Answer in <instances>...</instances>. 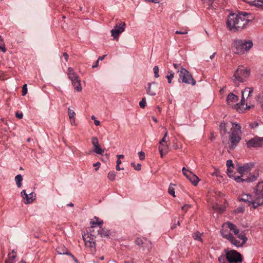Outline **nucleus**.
I'll list each match as a JSON object with an SVG mask.
<instances>
[{
  "label": "nucleus",
  "instance_id": "1",
  "mask_svg": "<svg viewBox=\"0 0 263 263\" xmlns=\"http://www.w3.org/2000/svg\"><path fill=\"white\" fill-rule=\"evenodd\" d=\"M250 15L246 12H241L238 14H230L227 21L228 28L233 32L243 29L250 21L249 18Z\"/></svg>",
  "mask_w": 263,
  "mask_h": 263
},
{
  "label": "nucleus",
  "instance_id": "2",
  "mask_svg": "<svg viewBox=\"0 0 263 263\" xmlns=\"http://www.w3.org/2000/svg\"><path fill=\"white\" fill-rule=\"evenodd\" d=\"M241 126L239 124L234 123L229 133V141L231 143L230 149H233L241 140Z\"/></svg>",
  "mask_w": 263,
  "mask_h": 263
},
{
  "label": "nucleus",
  "instance_id": "3",
  "mask_svg": "<svg viewBox=\"0 0 263 263\" xmlns=\"http://www.w3.org/2000/svg\"><path fill=\"white\" fill-rule=\"evenodd\" d=\"M232 46L235 53L243 54L252 47L253 43L250 40L236 39Z\"/></svg>",
  "mask_w": 263,
  "mask_h": 263
},
{
  "label": "nucleus",
  "instance_id": "4",
  "mask_svg": "<svg viewBox=\"0 0 263 263\" xmlns=\"http://www.w3.org/2000/svg\"><path fill=\"white\" fill-rule=\"evenodd\" d=\"M179 74V81L182 83L187 84H191L193 86L195 85L196 82L193 79L192 74L186 69L180 67V69L177 70Z\"/></svg>",
  "mask_w": 263,
  "mask_h": 263
},
{
  "label": "nucleus",
  "instance_id": "5",
  "mask_svg": "<svg viewBox=\"0 0 263 263\" xmlns=\"http://www.w3.org/2000/svg\"><path fill=\"white\" fill-rule=\"evenodd\" d=\"M253 89L252 87H247L245 89L241 91V99L240 102L236 104V108L238 111H243V109H245L244 107L245 105L246 106V108L250 109V106H247V104L245 103V94L246 92H248V95L247 96V98L251 96L252 93Z\"/></svg>",
  "mask_w": 263,
  "mask_h": 263
},
{
  "label": "nucleus",
  "instance_id": "6",
  "mask_svg": "<svg viewBox=\"0 0 263 263\" xmlns=\"http://www.w3.org/2000/svg\"><path fill=\"white\" fill-rule=\"evenodd\" d=\"M250 75V70L245 69L243 67L239 66L235 71L234 77L235 79L240 82H243Z\"/></svg>",
  "mask_w": 263,
  "mask_h": 263
},
{
  "label": "nucleus",
  "instance_id": "7",
  "mask_svg": "<svg viewBox=\"0 0 263 263\" xmlns=\"http://www.w3.org/2000/svg\"><path fill=\"white\" fill-rule=\"evenodd\" d=\"M226 258L230 263L240 262L242 260L241 254L234 250L227 252Z\"/></svg>",
  "mask_w": 263,
  "mask_h": 263
},
{
  "label": "nucleus",
  "instance_id": "8",
  "mask_svg": "<svg viewBox=\"0 0 263 263\" xmlns=\"http://www.w3.org/2000/svg\"><path fill=\"white\" fill-rule=\"evenodd\" d=\"M125 27V23L124 22H121L119 26L116 25L114 28L111 30V35L115 40H118L119 35L124 31Z\"/></svg>",
  "mask_w": 263,
  "mask_h": 263
},
{
  "label": "nucleus",
  "instance_id": "9",
  "mask_svg": "<svg viewBox=\"0 0 263 263\" xmlns=\"http://www.w3.org/2000/svg\"><path fill=\"white\" fill-rule=\"evenodd\" d=\"M239 201L247 203L249 206L252 205L254 209H256L259 205H260V203L257 202L256 199L254 200L252 196L250 195H243L242 197L239 198Z\"/></svg>",
  "mask_w": 263,
  "mask_h": 263
},
{
  "label": "nucleus",
  "instance_id": "10",
  "mask_svg": "<svg viewBox=\"0 0 263 263\" xmlns=\"http://www.w3.org/2000/svg\"><path fill=\"white\" fill-rule=\"evenodd\" d=\"M92 232V231H91L90 230V232H87V238H89V239H87L84 236H83V238L85 242V245L87 247L95 249L96 243L93 241V240L95 238H96V236L95 235L91 234Z\"/></svg>",
  "mask_w": 263,
  "mask_h": 263
},
{
  "label": "nucleus",
  "instance_id": "11",
  "mask_svg": "<svg viewBox=\"0 0 263 263\" xmlns=\"http://www.w3.org/2000/svg\"><path fill=\"white\" fill-rule=\"evenodd\" d=\"M136 243L143 248V249L146 248L148 251L152 248L151 242L144 238H137L135 241Z\"/></svg>",
  "mask_w": 263,
  "mask_h": 263
},
{
  "label": "nucleus",
  "instance_id": "12",
  "mask_svg": "<svg viewBox=\"0 0 263 263\" xmlns=\"http://www.w3.org/2000/svg\"><path fill=\"white\" fill-rule=\"evenodd\" d=\"M263 144V137L260 138L257 136L250 139L247 143L248 147H260Z\"/></svg>",
  "mask_w": 263,
  "mask_h": 263
},
{
  "label": "nucleus",
  "instance_id": "13",
  "mask_svg": "<svg viewBox=\"0 0 263 263\" xmlns=\"http://www.w3.org/2000/svg\"><path fill=\"white\" fill-rule=\"evenodd\" d=\"M91 143L93 145V151L99 155H102L104 152V149L101 147L99 143V141L96 137H93L91 138Z\"/></svg>",
  "mask_w": 263,
  "mask_h": 263
},
{
  "label": "nucleus",
  "instance_id": "14",
  "mask_svg": "<svg viewBox=\"0 0 263 263\" xmlns=\"http://www.w3.org/2000/svg\"><path fill=\"white\" fill-rule=\"evenodd\" d=\"M256 199L257 202L263 204V183H259L256 187Z\"/></svg>",
  "mask_w": 263,
  "mask_h": 263
},
{
  "label": "nucleus",
  "instance_id": "15",
  "mask_svg": "<svg viewBox=\"0 0 263 263\" xmlns=\"http://www.w3.org/2000/svg\"><path fill=\"white\" fill-rule=\"evenodd\" d=\"M254 165L253 163H246L243 166H239L237 170L240 175H242L244 173L249 172Z\"/></svg>",
  "mask_w": 263,
  "mask_h": 263
},
{
  "label": "nucleus",
  "instance_id": "16",
  "mask_svg": "<svg viewBox=\"0 0 263 263\" xmlns=\"http://www.w3.org/2000/svg\"><path fill=\"white\" fill-rule=\"evenodd\" d=\"M221 234L223 238H225L227 239H229L230 238H232L233 235L230 233L229 229L227 227L226 223H224L222 226V229L220 231Z\"/></svg>",
  "mask_w": 263,
  "mask_h": 263
},
{
  "label": "nucleus",
  "instance_id": "17",
  "mask_svg": "<svg viewBox=\"0 0 263 263\" xmlns=\"http://www.w3.org/2000/svg\"><path fill=\"white\" fill-rule=\"evenodd\" d=\"M216 0H202L203 3L205 5V6L209 10L216 9L217 7L216 2Z\"/></svg>",
  "mask_w": 263,
  "mask_h": 263
},
{
  "label": "nucleus",
  "instance_id": "18",
  "mask_svg": "<svg viewBox=\"0 0 263 263\" xmlns=\"http://www.w3.org/2000/svg\"><path fill=\"white\" fill-rule=\"evenodd\" d=\"M234 180L237 182H241L243 181L246 182H252L256 180V177L255 176H252V177H247L246 179L242 178V175L240 176H236L234 177Z\"/></svg>",
  "mask_w": 263,
  "mask_h": 263
},
{
  "label": "nucleus",
  "instance_id": "19",
  "mask_svg": "<svg viewBox=\"0 0 263 263\" xmlns=\"http://www.w3.org/2000/svg\"><path fill=\"white\" fill-rule=\"evenodd\" d=\"M110 233H111L110 230H109L105 228H102L101 227V228H100V229L98 230V234H99L101 236V237H108L109 236Z\"/></svg>",
  "mask_w": 263,
  "mask_h": 263
},
{
  "label": "nucleus",
  "instance_id": "20",
  "mask_svg": "<svg viewBox=\"0 0 263 263\" xmlns=\"http://www.w3.org/2000/svg\"><path fill=\"white\" fill-rule=\"evenodd\" d=\"M67 71H68L67 74L68 76V78L71 81H74L75 80H77V79L79 78V77L76 74V73L74 71L73 69L72 68L69 67L68 68Z\"/></svg>",
  "mask_w": 263,
  "mask_h": 263
},
{
  "label": "nucleus",
  "instance_id": "21",
  "mask_svg": "<svg viewBox=\"0 0 263 263\" xmlns=\"http://www.w3.org/2000/svg\"><path fill=\"white\" fill-rule=\"evenodd\" d=\"M35 196L33 192L30 193L29 195L27 194L25 197H24L25 199L24 203L25 204H29L32 203L35 199Z\"/></svg>",
  "mask_w": 263,
  "mask_h": 263
},
{
  "label": "nucleus",
  "instance_id": "22",
  "mask_svg": "<svg viewBox=\"0 0 263 263\" xmlns=\"http://www.w3.org/2000/svg\"><path fill=\"white\" fill-rule=\"evenodd\" d=\"M238 100V97L233 93H230L227 97V101L228 104L231 103H235Z\"/></svg>",
  "mask_w": 263,
  "mask_h": 263
},
{
  "label": "nucleus",
  "instance_id": "23",
  "mask_svg": "<svg viewBox=\"0 0 263 263\" xmlns=\"http://www.w3.org/2000/svg\"><path fill=\"white\" fill-rule=\"evenodd\" d=\"M71 82L73 86L77 91H81L82 90L81 81L79 78L74 81H71Z\"/></svg>",
  "mask_w": 263,
  "mask_h": 263
},
{
  "label": "nucleus",
  "instance_id": "24",
  "mask_svg": "<svg viewBox=\"0 0 263 263\" xmlns=\"http://www.w3.org/2000/svg\"><path fill=\"white\" fill-rule=\"evenodd\" d=\"M16 257V253L12 251L11 253L8 254V258L6 260L5 263H14Z\"/></svg>",
  "mask_w": 263,
  "mask_h": 263
},
{
  "label": "nucleus",
  "instance_id": "25",
  "mask_svg": "<svg viewBox=\"0 0 263 263\" xmlns=\"http://www.w3.org/2000/svg\"><path fill=\"white\" fill-rule=\"evenodd\" d=\"M247 2L253 6H255L258 7H263V0H250L247 1Z\"/></svg>",
  "mask_w": 263,
  "mask_h": 263
},
{
  "label": "nucleus",
  "instance_id": "26",
  "mask_svg": "<svg viewBox=\"0 0 263 263\" xmlns=\"http://www.w3.org/2000/svg\"><path fill=\"white\" fill-rule=\"evenodd\" d=\"M229 240L234 246L237 247H242L244 244L242 242H240L238 240L236 239L233 236L232 238H230Z\"/></svg>",
  "mask_w": 263,
  "mask_h": 263
},
{
  "label": "nucleus",
  "instance_id": "27",
  "mask_svg": "<svg viewBox=\"0 0 263 263\" xmlns=\"http://www.w3.org/2000/svg\"><path fill=\"white\" fill-rule=\"evenodd\" d=\"M15 181L17 187L22 186V182L23 181V177L21 174H18L15 177Z\"/></svg>",
  "mask_w": 263,
  "mask_h": 263
},
{
  "label": "nucleus",
  "instance_id": "28",
  "mask_svg": "<svg viewBox=\"0 0 263 263\" xmlns=\"http://www.w3.org/2000/svg\"><path fill=\"white\" fill-rule=\"evenodd\" d=\"M213 209L219 213H222L225 211V206L216 204L213 206Z\"/></svg>",
  "mask_w": 263,
  "mask_h": 263
},
{
  "label": "nucleus",
  "instance_id": "29",
  "mask_svg": "<svg viewBox=\"0 0 263 263\" xmlns=\"http://www.w3.org/2000/svg\"><path fill=\"white\" fill-rule=\"evenodd\" d=\"M94 219L96 220H93L90 221V224H97L100 227V228H101L102 224H103V221L100 220L98 217H95Z\"/></svg>",
  "mask_w": 263,
  "mask_h": 263
},
{
  "label": "nucleus",
  "instance_id": "30",
  "mask_svg": "<svg viewBox=\"0 0 263 263\" xmlns=\"http://www.w3.org/2000/svg\"><path fill=\"white\" fill-rule=\"evenodd\" d=\"M219 128L221 132V134L224 135L227 133V129L226 127V124L224 122H221L219 125Z\"/></svg>",
  "mask_w": 263,
  "mask_h": 263
},
{
  "label": "nucleus",
  "instance_id": "31",
  "mask_svg": "<svg viewBox=\"0 0 263 263\" xmlns=\"http://www.w3.org/2000/svg\"><path fill=\"white\" fill-rule=\"evenodd\" d=\"M238 237L242 240V244H245L248 240L247 237L246 236V234L244 232H242L239 233L238 235Z\"/></svg>",
  "mask_w": 263,
  "mask_h": 263
},
{
  "label": "nucleus",
  "instance_id": "32",
  "mask_svg": "<svg viewBox=\"0 0 263 263\" xmlns=\"http://www.w3.org/2000/svg\"><path fill=\"white\" fill-rule=\"evenodd\" d=\"M59 249H57V251L60 254H68L69 255H70L72 258V259H73V260L76 262V263H80L79 262V261L78 260V259L71 253H69L67 252V251H66V252H64V251H63V252H61V251H60L59 250Z\"/></svg>",
  "mask_w": 263,
  "mask_h": 263
},
{
  "label": "nucleus",
  "instance_id": "33",
  "mask_svg": "<svg viewBox=\"0 0 263 263\" xmlns=\"http://www.w3.org/2000/svg\"><path fill=\"white\" fill-rule=\"evenodd\" d=\"M192 176V178L191 180H190L194 185H197L199 181V178L195 175V174L191 175Z\"/></svg>",
  "mask_w": 263,
  "mask_h": 263
},
{
  "label": "nucleus",
  "instance_id": "34",
  "mask_svg": "<svg viewBox=\"0 0 263 263\" xmlns=\"http://www.w3.org/2000/svg\"><path fill=\"white\" fill-rule=\"evenodd\" d=\"M193 237L195 240H198L201 242L202 241V239L201 238V233L198 231L196 232L193 234Z\"/></svg>",
  "mask_w": 263,
  "mask_h": 263
},
{
  "label": "nucleus",
  "instance_id": "35",
  "mask_svg": "<svg viewBox=\"0 0 263 263\" xmlns=\"http://www.w3.org/2000/svg\"><path fill=\"white\" fill-rule=\"evenodd\" d=\"M176 185L175 184H171L169 186V187H168V193L173 196L174 197H175V189L173 187V186H175Z\"/></svg>",
  "mask_w": 263,
  "mask_h": 263
},
{
  "label": "nucleus",
  "instance_id": "36",
  "mask_svg": "<svg viewBox=\"0 0 263 263\" xmlns=\"http://www.w3.org/2000/svg\"><path fill=\"white\" fill-rule=\"evenodd\" d=\"M151 85L152 83L148 84V87L146 89V91L148 95L154 96L156 95V93L155 91H152L151 90Z\"/></svg>",
  "mask_w": 263,
  "mask_h": 263
},
{
  "label": "nucleus",
  "instance_id": "37",
  "mask_svg": "<svg viewBox=\"0 0 263 263\" xmlns=\"http://www.w3.org/2000/svg\"><path fill=\"white\" fill-rule=\"evenodd\" d=\"M227 227L229 229L230 231H234L235 229H236V227L235 225L233 224L232 223H231L230 222H228L226 223Z\"/></svg>",
  "mask_w": 263,
  "mask_h": 263
},
{
  "label": "nucleus",
  "instance_id": "38",
  "mask_svg": "<svg viewBox=\"0 0 263 263\" xmlns=\"http://www.w3.org/2000/svg\"><path fill=\"white\" fill-rule=\"evenodd\" d=\"M68 115L70 119H73V118H74L76 114L72 109H71L70 108H68Z\"/></svg>",
  "mask_w": 263,
  "mask_h": 263
},
{
  "label": "nucleus",
  "instance_id": "39",
  "mask_svg": "<svg viewBox=\"0 0 263 263\" xmlns=\"http://www.w3.org/2000/svg\"><path fill=\"white\" fill-rule=\"evenodd\" d=\"M116 174L114 172H110L108 174V178L110 180L113 181L115 179Z\"/></svg>",
  "mask_w": 263,
  "mask_h": 263
},
{
  "label": "nucleus",
  "instance_id": "40",
  "mask_svg": "<svg viewBox=\"0 0 263 263\" xmlns=\"http://www.w3.org/2000/svg\"><path fill=\"white\" fill-rule=\"evenodd\" d=\"M153 70H154V72L155 74V77L156 78H159V69L158 66H155L154 67Z\"/></svg>",
  "mask_w": 263,
  "mask_h": 263
},
{
  "label": "nucleus",
  "instance_id": "41",
  "mask_svg": "<svg viewBox=\"0 0 263 263\" xmlns=\"http://www.w3.org/2000/svg\"><path fill=\"white\" fill-rule=\"evenodd\" d=\"M146 99L145 98H143L139 102V105L142 108H144L146 106Z\"/></svg>",
  "mask_w": 263,
  "mask_h": 263
},
{
  "label": "nucleus",
  "instance_id": "42",
  "mask_svg": "<svg viewBox=\"0 0 263 263\" xmlns=\"http://www.w3.org/2000/svg\"><path fill=\"white\" fill-rule=\"evenodd\" d=\"M132 166L134 167L135 170L137 171H140L141 170V165L140 163H138L137 165L134 162L132 163Z\"/></svg>",
  "mask_w": 263,
  "mask_h": 263
},
{
  "label": "nucleus",
  "instance_id": "43",
  "mask_svg": "<svg viewBox=\"0 0 263 263\" xmlns=\"http://www.w3.org/2000/svg\"><path fill=\"white\" fill-rule=\"evenodd\" d=\"M174 73H173V72H170V74L166 76V78L167 79L168 83L169 84L171 83L172 80L174 78Z\"/></svg>",
  "mask_w": 263,
  "mask_h": 263
},
{
  "label": "nucleus",
  "instance_id": "44",
  "mask_svg": "<svg viewBox=\"0 0 263 263\" xmlns=\"http://www.w3.org/2000/svg\"><path fill=\"white\" fill-rule=\"evenodd\" d=\"M258 102L260 104L261 107L263 109V95L258 96Z\"/></svg>",
  "mask_w": 263,
  "mask_h": 263
},
{
  "label": "nucleus",
  "instance_id": "45",
  "mask_svg": "<svg viewBox=\"0 0 263 263\" xmlns=\"http://www.w3.org/2000/svg\"><path fill=\"white\" fill-rule=\"evenodd\" d=\"M226 165L228 168L232 167L234 168V164L233 163L232 160H228L227 161Z\"/></svg>",
  "mask_w": 263,
  "mask_h": 263
},
{
  "label": "nucleus",
  "instance_id": "46",
  "mask_svg": "<svg viewBox=\"0 0 263 263\" xmlns=\"http://www.w3.org/2000/svg\"><path fill=\"white\" fill-rule=\"evenodd\" d=\"M22 96H24L27 94V84H25L23 85L22 87Z\"/></svg>",
  "mask_w": 263,
  "mask_h": 263
},
{
  "label": "nucleus",
  "instance_id": "47",
  "mask_svg": "<svg viewBox=\"0 0 263 263\" xmlns=\"http://www.w3.org/2000/svg\"><path fill=\"white\" fill-rule=\"evenodd\" d=\"M244 207L243 206H240V207H238V208H237L235 211H234V212L235 213H243L244 212Z\"/></svg>",
  "mask_w": 263,
  "mask_h": 263
},
{
  "label": "nucleus",
  "instance_id": "48",
  "mask_svg": "<svg viewBox=\"0 0 263 263\" xmlns=\"http://www.w3.org/2000/svg\"><path fill=\"white\" fill-rule=\"evenodd\" d=\"M233 168L232 167H229V168H227V174L230 177H233V176L232 175V173H233Z\"/></svg>",
  "mask_w": 263,
  "mask_h": 263
},
{
  "label": "nucleus",
  "instance_id": "49",
  "mask_svg": "<svg viewBox=\"0 0 263 263\" xmlns=\"http://www.w3.org/2000/svg\"><path fill=\"white\" fill-rule=\"evenodd\" d=\"M91 119L94 121V123L96 126H99L100 125V122L99 121L96 120V118L95 116L92 115L91 117Z\"/></svg>",
  "mask_w": 263,
  "mask_h": 263
},
{
  "label": "nucleus",
  "instance_id": "50",
  "mask_svg": "<svg viewBox=\"0 0 263 263\" xmlns=\"http://www.w3.org/2000/svg\"><path fill=\"white\" fill-rule=\"evenodd\" d=\"M24 41V36L22 34L20 36H17L16 41L18 43H23Z\"/></svg>",
  "mask_w": 263,
  "mask_h": 263
},
{
  "label": "nucleus",
  "instance_id": "51",
  "mask_svg": "<svg viewBox=\"0 0 263 263\" xmlns=\"http://www.w3.org/2000/svg\"><path fill=\"white\" fill-rule=\"evenodd\" d=\"M139 158L141 160H143L145 159V153L142 151L138 153Z\"/></svg>",
  "mask_w": 263,
  "mask_h": 263
},
{
  "label": "nucleus",
  "instance_id": "52",
  "mask_svg": "<svg viewBox=\"0 0 263 263\" xmlns=\"http://www.w3.org/2000/svg\"><path fill=\"white\" fill-rule=\"evenodd\" d=\"M0 50L5 53L6 51L4 43H0Z\"/></svg>",
  "mask_w": 263,
  "mask_h": 263
},
{
  "label": "nucleus",
  "instance_id": "53",
  "mask_svg": "<svg viewBox=\"0 0 263 263\" xmlns=\"http://www.w3.org/2000/svg\"><path fill=\"white\" fill-rule=\"evenodd\" d=\"M194 174L192 173L191 172H189L187 174L184 173V176L189 180H190L191 178L192 177L191 175H193Z\"/></svg>",
  "mask_w": 263,
  "mask_h": 263
},
{
  "label": "nucleus",
  "instance_id": "54",
  "mask_svg": "<svg viewBox=\"0 0 263 263\" xmlns=\"http://www.w3.org/2000/svg\"><path fill=\"white\" fill-rule=\"evenodd\" d=\"M213 176H215L217 177H222V176L220 175V173L219 171L216 170L214 172L212 173Z\"/></svg>",
  "mask_w": 263,
  "mask_h": 263
},
{
  "label": "nucleus",
  "instance_id": "55",
  "mask_svg": "<svg viewBox=\"0 0 263 263\" xmlns=\"http://www.w3.org/2000/svg\"><path fill=\"white\" fill-rule=\"evenodd\" d=\"M167 131L166 130L165 134H164V137H163V138L161 140V141L159 142V144H162V142H165V138L167 136Z\"/></svg>",
  "mask_w": 263,
  "mask_h": 263
},
{
  "label": "nucleus",
  "instance_id": "56",
  "mask_svg": "<svg viewBox=\"0 0 263 263\" xmlns=\"http://www.w3.org/2000/svg\"><path fill=\"white\" fill-rule=\"evenodd\" d=\"M15 116L18 119H22L23 117V114L22 112L19 113L18 111L16 112Z\"/></svg>",
  "mask_w": 263,
  "mask_h": 263
},
{
  "label": "nucleus",
  "instance_id": "57",
  "mask_svg": "<svg viewBox=\"0 0 263 263\" xmlns=\"http://www.w3.org/2000/svg\"><path fill=\"white\" fill-rule=\"evenodd\" d=\"M100 165H101V164H100V163L99 162H97L96 163H94L93 164V166L96 167V168H95V170L96 171H97L99 169Z\"/></svg>",
  "mask_w": 263,
  "mask_h": 263
},
{
  "label": "nucleus",
  "instance_id": "58",
  "mask_svg": "<svg viewBox=\"0 0 263 263\" xmlns=\"http://www.w3.org/2000/svg\"><path fill=\"white\" fill-rule=\"evenodd\" d=\"M175 33L177 34H187V31H176L175 32Z\"/></svg>",
  "mask_w": 263,
  "mask_h": 263
},
{
  "label": "nucleus",
  "instance_id": "59",
  "mask_svg": "<svg viewBox=\"0 0 263 263\" xmlns=\"http://www.w3.org/2000/svg\"><path fill=\"white\" fill-rule=\"evenodd\" d=\"M252 128H254L258 125V123L257 122L252 123L250 124Z\"/></svg>",
  "mask_w": 263,
  "mask_h": 263
},
{
  "label": "nucleus",
  "instance_id": "60",
  "mask_svg": "<svg viewBox=\"0 0 263 263\" xmlns=\"http://www.w3.org/2000/svg\"><path fill=\"white\" fill-rule=\"evenodd\" d=\"M173 66L174 67V68L175 69H177L178 70V69H180V67H182L181 66H180V64H177V63H174L173 64Z\"/></svg>",
  "mask_w": 263,
  "mask_h": 263
},
{
  "label": "nucleus",
  "instance_id": "61",
  "mask_svg": "<svg viewBox=\"0 0 263 263\" xmlns=\"http://www.w3.org/2000/svg\"><path fill=\"white\" fill-rule=\"evenodd\" d=\"M27 194L26 193V190H23L21 192V195L22 196V197L24 198V197H25L26 195H27Z\"/></svg>",
  "mask_w": 263,
  "mask_h": 263
},
{
  "label": "nucleus",
  "instance_id": "62",
  "mask_svg": "<svg viewBox=\"0 0 263 263\" xmlns=\"http://www.w3.org/2000/svg\"><path fill=\"white\" fill-rule=\"evenodd\" d=\"M159 152H160V154L161 155V157H163V149L162 147H160V146L159 147Z\"/></svg>",
  "mask_w": 263,
  "mask_h": 263
},
{
  "label": "nucleus",
  "instance_id": "63",
  "mask_svg": "<svg viewBox=\"0 0 263 263\" xmlns=\"http://www.w3.org/2000/svg\"><path fill=\"white\" fill-rule=\"evenodd\" d=\"M168 148V147L167 145L163 146V151L164 152L165 154L167 153Z\"/></svg>",
  "mask_w": 263,
  "mask_h": 263
},
{
  "label": "nucleus",
  "instance_id": "64",
  "mask_svg": "<svg viewBox=\"0 0 263 263\" xmlns=\"http://www.w3.org/2000/svg\"><path fill=\"white\" fill-rule=\"evenodd\" d=\"M99 61L98 60H97L96 61V62H95V63L94 64V65H92V67L93 68H95L97 67L98 66V63H99Z\"/></svg>",
  "mask_w": 263,
  "mask_h": 263
}]
</instances>
